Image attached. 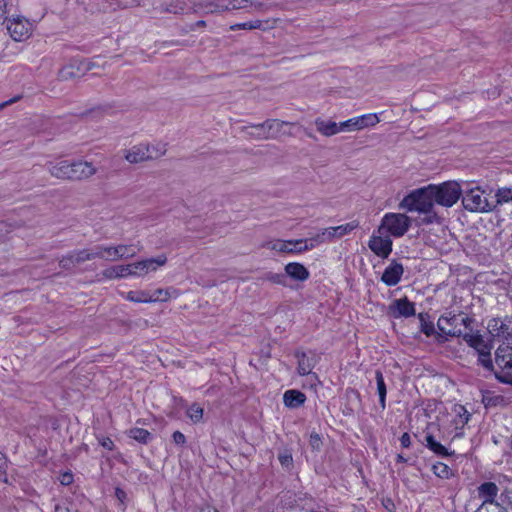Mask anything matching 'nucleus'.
Masks as SVG:
<instances>
[{
    "label": "nucleus",
    "mask_w": 512,
    "mask_h": 512,
    "mask_svg": "<svg viewBox=\"0 0 512 512\" xmlns=\"http://www.w3.org/2000/svg\"><path fill=\"white\" fill-rule=\"evenodd\" d=\"M473 319L464 313H447L440 316L437 321L438 330L448 337H461L466 330L472 331L471 324Z\"/></svg>",
    "instance_id": "obj_1"
},
{
    "label": "nucleus",
    "mask_w": 512,
    "mask_h": 512,
    "mask_svg": "<svg viewBox=\"0 0 512 512\" xmlns=\"http://www.w3.org/2000/svg\"><path fill=\"white\" fill-rule=\"evenodd\" d=\"M435 201L431 186L412 191L400 202V207L407 211L429 214L433 211Z\"/></svg>",
    "instance_id": "obj_2"
},
{
    "label": "nucleus",
    "mask_w": 512,
    "mask_h": 512,
    "mask_svg": "<svg viewBox=\"0 0 512 512\" xmlns=\"http://www.w3.org/2000/svg\"><path fill=\"white\" fill-rule=\"evenodd\" d=\"M292 124L291 122L280 121L278 119H269L263 123L244 126L242 132L257 140L274 139L282 133L284 126Z\"/></svg>",
    "instance_id": "obj_3"
},
{
    "label": "nucleus",
    "mask_w": 512,
    "mask_h": 512,
    "mask_svg": "<svg viewBox=\"0 0 512 512\" xmlns=\"http://www.w3.org/2000/svg\"><path fill=\"white\" fill-rule=\"evenodd\" d=\"M435 204L452 207L460 199L463 190L456 181H447L439 185H430Z\"/></svg>",
    "instance_id": "obj_4"
},
{
    "label": "nucleus",
    "mask_w": 512,
    "mask_h": 512,
    "mask_svg": "<svg viewBox=\"0 0 512 512\" xmlns=\"http://www.w3.org/2000/svg\"><path fill=\"white\" fill-rule=\"evenodd\" d=\"M463 207L476 213H490L495 212V205L484 196V191L480 187H473L462 193Z\"/></svg>",
    "instance_id": "obj_5"
},
{
    "label": "nucleus",
    "mask_w": 512,
    "mask_h": 512,
    "mask_svg": "<svg viewBox=\"0 0 512 512\" xmlns=\"http://www.w3.org/2000/svg\"><path fill=\"white\" fill-rule=\"evenodd\" d=\"M409 227L410 219L405 214L387 213L381 221L378 232L382 234V231L386 230L394 237H401L408 231Z\"/></svg>",
    "instance_id": "obj_6"
},
{
    "label": "nucleus",
    "mask_w": 512,
    "mask_h": 512,
    "mask_svg": "<svg viewBox=\"0 0 512 512\" xmlns=\"http://www.w3.org/2000/svg\"><path fill=\"white\" fill-rule=\"evenodd\" d=\"M358 225L359 223L357 221H351L340 226L325 228L321 232L313 236L311 238V241H314L316 243L330 242L335 238H341L344 235L349 234L354 229H356Z\"/></svg>",
    "instance_id": "obj_7"
},
{
    "label": "nucleus",
    "mask_w": 512,
    "mask_h": 512,
    "mask_svg": "<svg viewBox=\"0 0 512 512\" xmlns=\"http://www.w3.org/2000/svg\"><path fill=\"white\" fill-rule=\"evenodd\" d=\"M167 257L165 255H159L155 258H148L141 261L128 264L131 273L129 276L143 277L150 271H156L159 267L165 265Z\"/></svg>",
    "instance_id": "obj_8"
},
{
    "label": "nucleus",
    "mask_w": 512,
    "mask_h": 512,
    "mask_svg": "<svg viewBox=\"0 0 512 512\" xmlns=\"http://www.w3.org/2000/svg\"><path fill=\"white\" fill-rule=\"evenodd\" d=\"M5 23L11 38L15 41H23L31 33V23L20 16L8 18Z\"/></svg>",
    "instance_id": "obj_9"
},
{
    "label": "nucleus",
    "mask_w": 512,
    "mask_h": 512,
    "mask_svg": "<svg viewBox=\"0 0 512 512\" xmlns=\"http://www.w3.org/2000/svg\"><path fill=\"white\" fill-rule=\"evenodd\" d=\"M139 249L135 244H119L116 246H107V257L108 261H117L120 259H129L136 256Z\"/></svg>",
    "instance_id": "obj_10"
},
{
    "label": "nucleus",
    "mask_w": 512,
    "mask_h": 512,
    "mask_svg": "<svg viewBox=\"0 0 512 512\" xmlns=\"http://www.w3.org/2000/svg\"><path fill=\"white\" fill-rule=\"evenodd\" d=\"M368 246L374 254L384 259L388 258L392 252V240L389 236L372 235Z\"/></svg>",
    "instance_id": "obj_11"
},
{
    "label": "nucleus",
    "mask_w": 512,
    "mask_h": 512,
    "mask_svg": "<svg viewBox=\"0 0 512 512\" xmlns=\"http://www.w3.org/2000/svg\"><path fill=\"white\" fill-rule=\"evenodd\" d=\"M415 304L406 297L396 299L389 305V313L394 318L411 317L415 315Z\"/></svg>",
    "instance_id": "obj_12"
},
{
    "label": "nucleus",
    "mask_w": 512,
    "mask_h": 512,
    "mask_svg": "<svg viewBox=\"0 0 512 512\" xmlns=\"http://www.w3.org/2000/svg\"><path fill=\"white\" fill-rule=\"evenodd\" d=\"M404 273V267L401 263H399L397 260H392L389 265L385 268L382 276L381 281L386 286H395L397 285L403 276Z\"/></svg>",
    "instance_id": "obj_13"
},
{
    "label": "nucleus",
    "mask_w": 512,
    "mask_h": 512,
    "mask_svg": "<svg viewBox=\"0 0 512 512\" xmlns=\"http://www.w3.org/2000/svg\"><path fill=\"white\" fill-rule=\"evenodd\" d=\"M96 171L97 169L92 165L91 162L82 160L71 162L70 181H81L88 179L92 177Z\"/></svg>",
    "instance_id": "obj_14"
},
{
    "label": "nucleus",
    "mask_w": 512,
    "mask_h": 512,
    "mask_svg": "<svg viewBox=\"0 0 512 512\" xmlns=\"http://www.w3.org/2000/svg\"><path fill=\"white\" fill-rule=\"evenodd\" d=\"M512 358V337L505 340L498 346L495 351V369H501L506 366Z\"/></svg>",
    "instance_id": "obj_15"
},
{
    "label": "nucleus",
    "mask_w": 512,
    "mask_h": 512,
    "mask_svg": "<svg viewBox=\"0 0 512 512\" xmlns=\"http://www.w3.org/2000/svg\"><path fill=\"white\" fill-rule=\"evenodd\" d=\"M499 492L498 486L491 481L483 482L477 487V496L482 500L481 504H499L495 501Z\"/></svg>",
    "instance_id": "obj_16"
},
{
    "label": "nucleus",
    "mask_w": 512,
    "mask_h": 512,
    "mask_svg": "<svg viewBox=\"0 0 512 512\" xmlns=\"http://www.w3.org/2000/svg\"><path fill=\"white\" fill-rule=\"evenodd\" d=\"M46 168L53 177L61 180H70L71 162L67 160L48 162Z\"/></svg>",
    "instance_id": "obj_17"
},
{
    "label": "nucleus",
    "mask_w": 512,
    "mask_h": 512,
    "mask_svg": "<svg viewBox=\"0 0 512 512\" xmlns=\"http://www.w3.org/2000/svg\"><path fill=\"white\" fill-rule=\"evenodd\" d=\"M306 395L300 390L290 389L283 394V403L289 409H297L306 401Z\"/></svg>",
    "instance_id": "obj_18"
},
{
    "label": "nucleus",
    "mask_w": 512,
    "mask_h": 512,
    "mask_svg": "<svg viewBox=\"0 0 512 512\" xmlns=\"http://www.w3.org/2000/svg\"><path fill=\"white\" fill-rule=\"evenodd\" d=\"M285 275L286 278L290 277L296 281H306L309 278L310 273L303 264L291 262L285 266Z\"/></svg>",
    "instance_id": "obj_19"
},
{
    "label": "nucleus",
    "mask_w": 512,
    "mask_h": 512,
    "mask_svg": "<svg viewBox=\"0 0 512 512\" xmlns=\"http://www.w3.org/2000/svg\"><path fill=\"white\" fill-rule=\"evenodd\" d=\"M295 357L298 360L297 372L301 376L309 375L315 366L313 357L308 356L304 351L297 350Z\"/></svg>",
    "instance_id": "obj_20"
},
{
    "label": "nucleus",
    "mask_w": 512,
    "mask_h": 512,
    "mask_svg": "<svg viewBox=\"0 0 512 512\" xmlns=\"http://www.w3.org/2000/svg\"><path fill=\"white\" fill-rule=\"evenodd\" d=\"M145 150L147 151V149L144 148V143L134 145L124 151V158L131 164L148 161L147 156L145 155Z\"/></svg>",
    "instance_id": "obj_21"
},
{
    "label": "nucleus",
    "mask_w": 512,
    "mask_h": 512,
    "mask_svg": "<svg viewBox=\"0 0 512 512\" xmlns=\"http://www.w3.org/2000/svg\"><path fill=\"white\" fill-rule=\"evenodd\" d=\"M425 445L429 450L440 457H448L454 454L453 451L450 452L445 446L438 442L430 432H426Z\"/></svg>",
    "instance_id": "obj_22"
},
{
    "label": "nucleus",
    "mask_w": 512,
    "mask_h": 512,
    "mask_svg": "<svg viewBox=\"0 0 512 512\" xmlns=\"http://www.w3.org/2000/svg\"><path fill=\"white\" fill-rule=\"evenodd\" d=\"M419 318H420V321H421V331L427 337L434 336L435 340L439 344H443V343H445L447 341V337L445 335H443L441 331L437 332L436 329H435V326H434V324L432 322L425 321L423 314H419Z\"/></svg>",
    "instance_id": "obj_23"
},
{
    "label": "nucleus",
    "mask_w": 512,
    "mask_h": 512,
    "mask_svg": "<svg viewBox=\"0 0 512 512\" xmlns=\"http://www.w3.org/2000/svg\"><path fill=\"white\" fill-rule=\"evenodd\" d=\"M274 25V21H271V20H252V21H248V22H243V23H238V24H235V25H232L231 26V30H239V29H244V30H254V29H259V30H266L268 28H272Z\"/></svg>",
    "instance_id": "obj_24"
},
{
    "label": "nucleus",
    "mask_w": 512,
    "mask_h": 512,
    "mask_svg": "<svg viewBox=\"0 0 512 512\" xmlns=\"http://www.w3.org/2000/svg\"><path fill=\"white\" fill-rule=\"evenodd\" d=\"M315 126L319 133L324 136L330 137L339 133L338 123L331 120H324L322 118L315 119Z\"/></svg>",
    "instance_id": "obj_25"
},
{
    "label": "nucleus",
    "mask_w": 512,
    "mask_h": 512,
    "mask_svg": "<svg viewBox=\"0 0 512 512\" xmlns=\"http://www.w3.org/2000/svg\"><path fill=\"white\" fill-rule=\"evenodd\" d=\"M145 155L147 156L148 161L159 159L160 157L164 156L167 148L166 144L162 142L158 143H144Z\"/></svg>",
    "instance_id": "obj_26"
},
{
    "label": "nucleus",
    "mask_w": 512,
    "mask_h": 512,
    "mask_svg": "<svg viewBox=\"0 0 512 512\" xmlns=\"http://www.w3.org/2000/svg\"><path fill=\"white\" fill-rule=\"evenodd\" d=\"M131 273V270L126 265H118L106 268L103 270L102 275L107 279L126 278Z\"/></svg>",
    "instance_id": "obj_27"
},
{
    "label": "nucleus",
    "mask_w": 512,
    "mask_h": 512,
    "mask_svg": "<svg viewBox=\"0 0 512 512\" xmlns=\"http://www.w3.org/2000/svg\"><path fill=\"white\" fill-rule=\"evenodd\" d=\"M356 129L362 130L368 127H373L379 123V117L375 113H368L361 116L354 117Z\"/></svg>",
    "instance_id": "obj_28"
},
{
    "label": "nucleus",
    "mask_w": 512,
    "mask_h": 512,
    "mask_svg": "<svg viewBox=\"0 0 512 512\" xmlns=\"http://www.w3.org/2000/svg\"><path fill=\"white\" fill-rule=\"evenodd\" d=\"M495 201H492V205H495V212L498 210V207L506 204L512 203V187H500L497 189L495 193Z\"/></svg>",
    "instance_id": "obj_29"
},
{
    "label": "nucleus",
    "mask_w": 512,
    "mask_h": 512,
    "mask_svg": "<svg viewBox=\"0 0 512 512\" xmlns=\"http://www.w3.org/2000/svg\"><path fill=\"white\" fill-rule=\"evenodd\" d=\"M375 380L377 385V392L379 395V404L381 409L384 410L386 408L387 388L384 381L383 373L379 369L375 371Z\"/></svg>",
    "instance_id": "obj_30"
},
{
    "label": "nucleus",
    "mask_w": 512,
    "mask_h": 512,
    "mask_svg": "<svg viewBox=\"0 0 512 512\" xmlns=\"http://www.w3.org/2000/svg\"><path fill=\"white\" fill-rule=\"evenodd\" d=\"M476 354L478 365H481L486 371L495 374V364L492 359L491 350H485V352Z\"/></svg>",
    "instance_id": "obj_31"
},
{
    "label": "nucleus",
    "mask_w": 512,
    "mask_h": 512,
    "mask_svg": "<svg viewBox=\"0 0 512 512\" xmlns=\"http://www.w3.org/2000/svg\"><path fill=\"white\" fill-rule=\"evenodd\" d=\"M494 376L499 382L512 385V357L506 366H503L501 369H495Z\"/></svg>",
    "instance_id": "obj_32"
},
{
    "label": "nucleus",
    "mask_w": 512,
    "mask_h": 512,
    "mask_svg": "<svg viewBox=\"0 0 512 512\" xmlns=\"http://www.w3.org/2000/svg\"><path fill=\"white\" fill-rule=\"evenodd\" d=\"M129 436L141 444H147L152 440V434L143 428H132L129 430Z\"/></svg>",
    "instance_id": "obj_33"
},
{
    "label": "nucleus",
    "mask_w": 512,
    "mask_h": 512,
    "mask_svg": "<svg viewBox=\"0 0 512 512\" xmlns=\"http://www.w3.org/2000/svg\"><path fill=\"white\" fill-rule=\"evenodd\" d=\"M267 248L283 252V253H293V240L283 241V240H277L274 242H269L265 245Z\"/></svg>",
    "instance_id": "obj_34"
},
{
    "label": "nucleus",
    "mask_w": 512,
    "mask_h": 512,
    "mask_svg": "<svg viewBox=\"0 0 512 512\" xmlns=\"http://www.w3.org/2000/svg\"><path fill=\"white\" fill-rule=\"evenodd\" d=\"M432 471L437 477L442 479H449L453 475L451 468L442 462L434 464Z\"/></svg>",
    "instance_id": "obj_35"
},
{
    "label": "nucleus",
    "mask_w": 512,
    "mask_h": 512,
    "mask_svg": "<svg viewBox=\"0 0 512 512\" xmlns=\"http://www.w3.org/2000/svg\"><path fill=\"white\" fill-rule=\"evenodd\" d=\"M318 243L311 241V238L309 240L306 239H298L293 240V253L294 252H304L310 249H313Z\"/></svg>",
    "instance_id": "obj_36"
},
{
    "label": "nucleus",
    "mask_w": 512,
    "mask_h": 512,
    "mask_svg": "<svg viewBox=\"0 0 512 512\" xmlns=\"http://www.w3.org/2000/svg\"><path fill=\"white\" fill-rule=\"evenodd\" d=\"M126 299L135 303H149L151 298H148L146 291H129L126 295Z\"/></svg>",
    "instance_id": "obj_37"
},
{
    "label": "nucleus",
    "mask_w": 512,
    "mask_h": 512,
    "mask_svg": "<svg viewBox=\"0 0 512 512\" xmlns=\"http://www.w3.org/2000/svg\"><path fill=\"white\" fill-rule=\"evenodd\" d=\"M262 280L269 281L274 284L286 286V275L285 273H274V272H266L262 276Z\"/></svg>",
    "instance_id": "obj_38"
},
{
    "label": "nucleus",
    "mask_w": 512,
    "mask_h": 512,
    "mask_svg": "<svg viewBox=\"0 0 512 512\" xmlns=\"http://www.w3.org/2000/svg\"><path fill=\"white\" fill-rule=\"evenodd\" d=\"M14 0H0V24H5L11 12Z\"/></svg>",
    "instance_id": "obj_39"
},
{
    "label": "nucleus",
    "mask_w": 512,
    "mask_h": 512,
    "mask_svg": "<svg viewBox=\"0 0 512 512\" xmlns=\"http://www.w3.org/2000/svg\"><path fill=\"white\" fill-rule=\"evenodd\" d=\"M463 340L473 349L476 348L477 344H479L480 340L483 336L477 331L476 333H472V331L467 330L461 336Z\"/></svg>",
    "instance_id": "obj_40"
},
{
    "label": "nucleus",
    "mask_w": 512,
    "mask_h": 512,
    "mask_svg": "<svg viewBox=\"0 0 512 512\" xmlns=\"http://www.w3.org/2000/svg\"><path fill=\"white\" fill-rule=\"evenodd\" d=\"M187 416L192 422L198 423L203 417V408L197 404H192L187 410Z\"/></svg>",
    "instance_id": "obj_41"
},
{
    "label": "nucleus",
    "mask_w": 512,
    "mask_h": 512,
    "mask_svg": "<svg viewBox=\"0 0 512 512\" xmlns=\"http://www.w3.org/2000/svg\"><path fill=\"white\" fill-rule=\"evenodd\" d=\"M69 253L71 254V257L75 265H79L86 261H89L88 249L74 250Z\"/></svg>",
    "instance_id": "obj_42"
},
{
    "label": "nucleus",
    "mask_w": 512,
    "mask_h": 512,
    "mask_svg": "<svg viewBox=\"0 0 512 512\" xmlns=\"http://www.w3.org/2000/svg\"><path fill=\"white\" fill-rule=\"evenodd\" d=\"M88 254H89V261L93 260V259H96V258H100V259H105L106 260V257H107V246L97 245L93 249L88 250Z\"/></svg>",
    "instance_id": "obj_43"
},
{
    "label": "nucleus",
    "mask_w": 512,
    "mask_h": 512,
    "mask_svg": "<svg viewBox=\"0 0 512 512\" xmlns=\"http://www.w3.org/2000/svg\"><path fill=\"white\" fill-rule=\"evenodd\" d=\"M278 460L282 467L290 469L293 465V457L289 450L284 449L278 454Z\"/></svg>",
    "instance_id": "obj_44"
},
{
    "label": "nucleus",
    "mask_w": 512,
    "mask_h": 512,
    "mask_svg": "<svg viewBox=\"0 0 512 512\" xmlns=\"http://www.w3.org/2000/svg\"><path fill=\"white\" fill-rule=\"evenodd\" d=\"M457 412V420L455 421L456 425H462V427L468 423L471 414L466 410L464 406L459 405L456 409Z\"/></svg>",
    "instance_id": "obj_45"
},
{
    "label": "nucleus",
    "mask_w": 512,
    "mask_h": 512,
    "mask_svg": "<svg viewBox=\"0 0 512 512\" xmlns=\"http://www.w3.org/2000/svg\"><path fill=\"white\" fill-rule=\"evenodd\" d=\"M475 512H507V510L500 504H481Z\"/></svg>",
    "instance_id": "obj_46"
},
{
    "label": "nucleus",
    "mask_w": 512,
    "mask_h": 512,
    "mask_svg": "<svg viewBox=\"0 0 512 512\" xmlns=\"http://www.w3.org/2000/svg\"><path fill=\"white\" fill-rule=\"evenodd\" d=\"M7 468L8 459L2 452H0V482L8 483Z\"/></svg>",
    "instance_id": "obj_47"
},
{
    "label": "nucleus",
    "mask_w": 512,
    "mask_h": 512,
    "mask_svg": "<svg viewBox=\"0 0 512 512\" xmlns=\"http://www.w3.org/2000/svg\"><path fill=\"white\" fill-rule=\"evenodd\" d=\"M169 297V292L164 289H156L152 295L148 294V298H151V302L166 301L169 299Z\"/></svg>",
    "instance_id": "obj_48"
},
{
    "label": "nucleus",
    "mask_w": 512,
    "mask_h": 512,
    "mask_svg": "<svg viewBox=\"0 0 512 512\" xmlns=\"http://www.w3.org/2000/svg\"><path fill=\"white\" fill-rule=\"evenodd\" d=\"M338 129H339V133L343 132V131H346V132L357 131L354 117L350 118L346 121L338 123Z\"/></svg>",
    "instance_id": "obj_49"
},
{
    "label": "nucleus",
    "mask_w": 512,
    "mask_h": 512,
    "mask_svg": "<svg viewBox=\"0 0 512 512\" xmlns=\"http://www.w3.org/2000/svg\"><path fill=\"white\" fill-rule=\"evenodd\" d=\"M59 266L62 269H65V270H70V269H72L75 266L74 261H73L70 253H68L67 255L63 256L59 260Z\"/></svg>",
    "instance_id": "obj_50"
},
{
    "label": "nucleus",
    "mask_w": 512,
    "mask_h": 512,
    "mask_svg": "<svg viewBox=\"0 0 512 512\" xmlns=\"http://www.w3.org/2000/svg\"><path fill=\"white\" fill-rule=\"evenodd\" d=\"M78 74L74 71V65H68V66H65L61 71H60V77L64 80H67V79H70V78H74V77H77Z\"/></svg>",
    "instance_id": "obj_51"
},
{
    "label": "nucleus",
    "mask_w": 512,
    "mask_h": 512,
    "mask_svg": "<svg viewBox=\"0 0 512 512\" xmlns=\"http://www.w3.org/2000/svg\"><path fill=\"white\" fill-rule=\"evenodd\" d=\"M15 228H16V226L12 223H8L6 221H0V238L11 233Z\"/></svg>",
    "instance_id": "obj_52"
},
{
    "label": "nucleus",
    "mask_w": 512,
    "mask_h": 512,
    "mask_svg": "<svg viewBox=\"0 0 512 512\" xmlns=\"http://www.w3.org/2000/svg\"><path fill=\"white\" fill-rule=\"evenodd\" d=\"M59 481L62 485L68 486L73 482V474L71 472H64L59 476Z\"/></svg>",
    "instance_id": "obj_53"
},
{
    "label": "nucleus",
    "mask_w": 512,
    "mask_h": 512,
    "mask_svg": "<svg viewBox=\"0 0 512 512\" xmlns=\"http://www.w3.org/2000/svg\"><path fill=\"white\" fill-rule=\"evenodd\" d=\"M98 441H99V444L107 449V450H113L114 448V442L112 441L111 438L109 437H101V438H98Z\"/></svg>",
    "instance_id": "obj_54"
},
{
    "label": "nucleus",
    "mask_w": 512,
    "mask_h": 512,
    "mask_svg": "<svg viewBox=\"0 0 512 512\" xmlns=\"http://www.w3.org/2000/svg\"><path fill=\"white\" fill-rule=\"evenodd\" d=\"M491 349H492V345L490 343L486 342L484 340V338H482L480 340L479 344H477L476 348H474L476 353L485 352V350H491Z\"/></svg>",
    "instance_id": "obj_55"
},
{
    "label": "nucleus",
    "mask_w": 512,
    "mask_h": 512,
    "mask_svg": "<svg viewBox=\"0 0 512 512\" xmlns=\"http://www.w3.org/2000/svg\"><path fill=\"white\" fill-rule=\"evenodd\" d=\"M172 438L176 445H183L186 442L185 435L180 431H175L172 435Z\"/></svg>",
    "instance_id": "obj_56"
},
{
    "label": "nucleus",
    "mask_w": 512,
    "mask_h": 512,
    "mask_svg": "<svg viewBox=\"0 0 512 512\" xmlns=\"http://www.w3.org/2000/svg\"><path fill=\"white\" fill-rule=\"evenodd\" d=\"M95 66H96V63H95V62H93V61H89V60H85V61L80 62L79 67H78V70L90 71V70H92Z\"/></svg>",
    "instance_id": "obj_57"
},
{
    "label": "nucleus",
    "mask_w": 512,
    "mask_h": 512,
    "mask_svg": "<svg viewBox=\"0 0 512 512\" xmlns=\"http://www.w3.org/2000/svg\"><path fill=\"white\" fill-rule=\"evenodd\" d=\"M502 501L512 507V489H506L502 494Z\"/></svg>",
    "instance_id": "obj_58"
},
{
    "label": "nucleus",
    "mask_w": 512,
    "mask_h": 512,
    "mask_svg": "<svg viewBox=\"0 0 512 512\" xmlns=\"http://www.w3.org/2000/svg\"><path fill=\"white\" fill-rule=\"evenodd\" d=\"M115 496L120 501V503L124 506L125 500L127 498L126 492L123 489L117 487L115 489Z\"/></svg>",
    "instance_id": "obj_59"
},
{
    "label": "nucleus",
    "mask_w": 512,
    "mask_h": 512,
    "mask_svg": "<svg viewBox=\"0 0 512 512\" xmlns=\"http://www.w3.org/2000/svg\"><path fill=\"white\" fill-rule=\"evenodd\" d=\"M227 9H230V8L226 4H215V5L211 4L207 11L210 13H214V12H219V11L227 10Z\"/></svg>",
    "instance_id": "obj_60"
},
{
    "label": "nucleus",
    "mask_w": 512,
    "mask_h": 512,
    "mask_svg": "<svg viewBox=\"0 0 512 512\" xmlns=\"http://www.w3.org/2000/svg\"><path fill=\"white\" fill-rule=\"evenodd\" d=\"M400 443L403 448H408L411 445V438L408 433H403L400 437Z\"/></svg>",
    "instance_id": "obj_61"
},
{
    "label": "nucleus",
    "mask_w": 512,
    "mask_h": 512,
    "mask_svg": "<svg viewBox=\"0 0 512 512\" xmlns=\"http://www.w3.org/2000/svg\"><path fill=\"white\" fill-rule=\"evenodd\" d=\"M321 443V439L317 433H312L310 435V444L313 448H319Z\"/></svg>",
    "instance_id": "obj_62"
},
{
    "label": "nucleus",
    "mask_w": 512,
    "mask_h": 512,
    "mask_svg": "<svg viewBox=\"0 0 512 512\" xmlns=\"http://www.w3.org/2000/svg\"><path fill=\"white\" fill-rule=\"evenodd\" d=\"M21 98H22V96H21V95H17V96H15V97L11 98V99H10V100H8V101H5V102L0 103V110H2L3 108H5V107H7V106H9V105H11V104H13V103H16V102H17V101H19Z\"/></svg>",
    "instance_id": "obj_63"
},
{
    "label": "nucleus",
    "mask_w": 512,
    "mask_h": 512,
    "mask_svg": "<svg viewBox=\"0 0 512 512\" xmlns=\"http://www.w3.org/2000/svg\"><path fill=\"white\" fill-rule=\"evenodd\" d=\"M55 512H69V509L64 506L56 505Z\"/></svg>",
    "instance_id": "obj_64"
}]
</instances>
